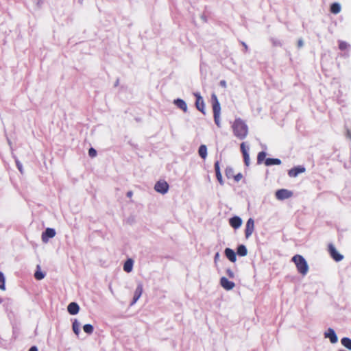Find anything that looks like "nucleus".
<instances>
[{
    "instance_id": "38",
    "label": "nucleus",
    "mask_w": 351,
    "mask_h": 351,
    "mask_svg": "<svg viewBox=\"0 0 351 351\" xmlns=\"http://www.w3.org/2000/svg\"><path fill=\"white\" fill-rule=\"evenodd\" d=\"M132 195H133V193H132V191H128V192L127 193V196H128L129 198H131V197H132Z\"/></svg>"
},
{
    "instance_id": "26",
    "label": "nucleus",
    "mask_w": 351,
    "mask_h": 351,
    "mask_svg": "<svg viewBox=\"0 0 351 351\" xmlns=\"http://www.w3.org/2000/svg\"><path fill=\"white\" fill-rule=\"evenodd\" d=\"M225 173H226V176L228 179L232 178H234V176H235L234 169L232 167H227L226 169Z\"/></svg>"
},
{
    "instance_id": "40",
    "label": "nucleus",
    "mask_w": 351,
    "mask_h": 351,
    "mask_svg": "<svg viewBox=\"0 0 351 351\" xmlns=\"http://www.w3.org/2000/svg\"><path fill=\"white\" fill-rule=\"evenodd\" d=\"M17 166H18L19 169L21 171V165L20 164L17 163Z\"/></svg>"
},
{
    "instance_id": "3",
    "label": "nucleus",
    "mask_w": 351,
    "mask_h": 351,
    "mask_svg": "<svg viewBox=\"0 0 351 351\" xmlns=\"http://www.w3.org/2000/svg\"><path fill=\"white\" fill-rule=\"evenodd\" d=\"M212 99V105H213V117L215 124L220 128V113H221V106L220 104L218 101V99L215 93L212 94L211 96Z\"/></svg>"
},
{
    "instance_id": "16",
    "label": "nucleus",
    "mask_w": 351,
    "mask_h": 351,
    "mask_svg": "<svg viewBox=\"0 0 351 351\" xmlns=\"http://www.w3.org/2000/svg\"><path fill=\"white\" fill-rule=\"evenodd\" d=\"M215 173H216V178H217L218 182H219V184L221 185H223V180L222 179V176H221V173L220 172L219 161H217L215 163Z\"/></svg>"
},
{
    "instance_id": "7",
    "label": "nucleus",
    "mask_w": 351,
    "mask_h": 351,
    "mask_svg": "<svg viewBox=\"0 0 351 351\" xmlns=\"http://www.w3.org/2000/svg\"><path fill=\"white\" fill-rule=\"evenodd\" d=\"M293 193L287 189H279L276 192V197L278 199H285L291 197Z\"/></svg>"
},
{
    "instance_id": "1",
    "label": "nucleus",
    "mask_w": 351,
    "mask_h": 351,
    "mask_svg": "<svg viewBox=\"0 0 351 351\" xmlns=\"http://www.w3.org/2000/svg\"><path fill=\"white\" fill-rule=\"evenodd\" d=\"M235 137L239 140L245 139L249 132L248 126L241 119H236L231 126Z\"/></svg>"
},
{
    "instance_id": "23",
    "label": "nucleus",
    "mask_w": 351,
    "mask_h": 351,
    "mask_svg": "<svg viewBox=\"0 0 351 351\" xmlns=\"http://www.w3.org/2000/svg\"><path fill=\"white\" fill-rule=\"evenodd\" d=\"M330 11L331 13L337 14L341 11V6L338 3H333L330 5Z\"/></svg>"
},
{
    "instance_id": "19",
    "label": "nucleus",
    "mask_w": 351,
    "mask_h": 351,
    "mask_svg": "<svg viewBox=\"0 0 351 351\" xmlns=\"http://www.w3.org/2000/svg\"><path fill=\"white\" fill-rule=\"evenodd\" d=\"M174 104L178 106V108L182 109L184 112L187 111V105L183 99H177L174 100Z\"/></svg>"
},
{
    "instance_id": "13",
    "label": "nucleus",
    "mask_w": 351,
    "mask_h": 351,
    "mask_svg": "<svg viewBox=\"0 0 351 351\" xmlns=\"http://www.w3.org/2000/svg\"><path fill=\"white\" fill-rule=\"evenodd\" d=\"M325 337L329 338L332 343H337L338 340L335 331L332 328H328L327 332H325Z\"/></svg>"
},
{
    "instance_id": "8",
    "label": "nucleus",
    "mask_w": 351,
    "mask_h": 351,
    "mask_svg": "<svg viewBox=\"0 0 351 351\" xmlns=\"http://www.w3.org/2000/svg\"><path fill=\"white\" fill-rule=\"evenodd\" d=\"M254 230V221L252 218H250L246 223L245 230V237L247 239L249 238L252 234Z\"/></svg>"
},
{
    "instance_id": "21",
    "label": "nucleus",
    "mask_w": 351,
    "mask_h": 351,
    "mask_svg": "<svg viewBox=\"0 0 351 351\" xmlns=\"http://www.w3.org/2000/svg\"><path fill=\"white\" fill-rule=\"evenodd\" d=\"M281 164V160L278 158H267L265 161L266 166H271Z\"/></svg>"
},
{
    "instance_id": "30",
    "label": "nucleus",
    "mask_w": 351,
    "mask_h": 351,
    "mask_svg": "<svg viewBox=\"0 0 351 351\" xmlns=\"http://www.w3.org/2000/svg\"><path fill=\"white\" fill-rule=\"evenodd\" d=\"M5 276L2 272H0V289L5 291Z\"/></svg>"
},
{
    "instance_id": "22",
    "label": "nucleus",
    "mask_w": 351,
    "mask_h": 351,
    "mask_svg": "<svg viewBox=\"0 0 351 351\" xmlns=\"http://www.w3.org/2000/svg\"><path fill=\"white\" fill-rule=\"evenodd\" d=\"M199 155L203 159H205L207 156V147L205 145H202L199 147L198 150Z\"/></svg>"
},
{
    "instance_id": "6",
    "label": "nucleus",
    "mask_w": 351,
    "mask_h": 351,
    "mask_svg": "<svg viewBox=\"0 0 351 351\" xmlns=\"http://www.w3.org/2000/svg\"><path fill=\"white\" fill-rule=\"evenodd\" d=\"M194 95L196 97L195 106L197 109L205 114V104L202 97L199 93H194Z\"/></svg>"
},
{
    "instance_id": "37",
    "label": "nucleus",
    "mask_w": 351,
    "mask_h": 351,
    "mask_svg": "<svg viewBox=\"0 0 351 351\" xmlns=\"http://www.w3.org/2000/svg\"><path fill=\"white\" fill-rule=\"evenodd\" d=\"M29 351H38V348L34 346L29 348Z\"/></svg>"
},
{
    "instance_id": "25",
    "label": "nucleus",
    "mask_w": 351,
    "mask_h": 351,
    "mask_svg": "<svg viewBox=\"0 0 351 351\" xmlns=\"http://www.w3.org/2000/svg\"><path fill=\"white\" fill-rule=\"evenodd\" d=\"M237 254L241 256H246L247 254L246 247L243 245H240L237 248Z\"/></svg>"
},
{
    "instance_id": "32",
    "label": "nucleus",
    "mask_w": 351,
    "mask_h": 351,
    "mask_svg": "<svg viewBox=\"0 0 351 351\" xmlns=\"http://www.w3.org/2000/svg\"><path fill=\"white\" fill-rule=\"evenodd\" d=\"M348 47V44L345 42V41H339V48L341 49V50H346Z\"/></svg>"
},
{
    "instance_id": "24",
    "label": "nucleus",
    "mask_w": 351,
    "mask_h": 351,
    "mask_svg": "<svg viewBox=\"0 0 351 351\" xmlns=\"http://www.w3.org/2000/svg\"><path fill=\"white\" fill-rule=\"evenodd\" d=\"M341 342L344 347L351 350V339L348 337H343L341 339Z\"/></svg>"
},
{
    "instance_id": "10",
    "label": "nucleus",
    "mask_w": 351,
    "mask_h": 351,
    "mask_svg": "<svg viewBox=\"0 0 351 351\" xmlns=\"http://www.w3.org/2000/svg\"><path fill=\"white\" fill-rule=\"evenodd\" d=\"M220 285L224 289L227 291L232 289L235 286L234 282L230 281L226 277H222L220 279Z\"/></svg>"
},
{
    "instance_id": "11",
    "label": "nucleus",
    "mask_w": 351,
    "mask_h": 351,
    "mask_svg": "<svg viewBox=\"0 0 351 351\" xmlns=\"http://www.w3.org/2000/svg\"><path fill=\"white\" fill-rule=\"evenodd\" d=\"M56 235V231L53 228H47L42 234V240L47 243L49 238H53Z\"/></svg>"
},
{
    "instance_id": "12",
    "label": "nucleus",
    "mask_w": 351,
    "mask_h": 351,
    "mask_svg": "<svg viewBox=\"0 0 351 351\" xmlns=\"http://www.w3.org/2000/svg\"><path fill=\"white\" fill-rule=\"evenodd\" d=\"M305 171V168L301 166L295 167L292 169H291L289 172L288 175L290 177L295 178L298 176V174L303 173Z\"/></svg>"
},
{
    "instance_id": "35",
    "label": "nucleus",
    "mask_w": 351,
    "mask_h": 351,
    "mask_svg": "<svg viewBox=\"0 0 351 351\" xmlns=\"http://www.w3.org/2000/svg\"><path fill=\"white\" fill-rule=\"evenodd\" d=\"M302 46H303V41H302V40L300 39L298 41V47H302Z\"/></svg>"
},
{
    "instance_id": "31",
    "label": "nucleus",
    "mask_w": 351,
    "mask_h": 351,
    "mask_svg": "<svg viewBox=\"0 0 351 351\" xmlns=\"http://www.w3.org/2000/svg\"><path fill=\"white\" fill-rule=\"evenodd\" d=\"M34 277L36 280H42L45 277V274L40 271H36L34 274Z\"/></svg>"
},
{
    "instance_id": "5",
    "label": "nucleus",
    "mask_w": 351,
    "mask_h": 351,
    "mask_svg": "<svg viewBox=\"0 0 351 351\" xmlns=\"http://www.w3.org/2000/svg\"><path fill=\"white\" fill-rule=\"evenodd\" d=\"M328 252L330 256L337 262L341 261L343 256L340 254L332 244L328 245Z\"/></svg>"
},
{
    "instance_id": "17",
    "label": "nucleus",
    "mask_w": 351,
    "mask_h": 351,
    "mask_svg": "<svg viewBox=\"0 0 351 351\" xmlns=\"http://www.w3.org/2000/svg\"><path fill=\"white\" fill-rule=\"evenodd\" d=\"M225 255L232 263H234L237 260L235 252L230 248H226L225 250Z\"/></svg>"
},
{
    "instance_id": "20",
    "label": "nucleus",
    "mask_w": 351,
    "mask_h": 351,
    "mask_svg": "<svg viewBox=\"0 0 351 351\" xmlns=\"http://www.w3.org/2000/svg\"><path fill=\"white\" fill-rule=\"evenodd\" d=\"M133 261L131 258L128 259L123 265V270L128 273L132 270Z\"/></svg>"
},
{
    "instance_id": "33",
    "label": "nucleus",
    "mask_w": 351,
    "mask_h": 351,
    "mask_svg": "<svg viewBox=\"0 0 351 351\" xmlns=\"http://www.w3.org/2000/svg\"><path fill=\"white\" fill-rule=\"evenodd\" d=\"M88 155L90 157L94 158L97 156V151L94 148L91 147L88 149Z\"/></svg>"
},
{
    "instance_id": "29",
    "label": "nucleus",
    "mask_w": 351,
    "mask_h": 351,
    "mask_svg": "<svg viewBox=\"0 0 351 351\" xmlns=\"http://www.w3.org/2000/svg\"><path fill=\"white\" fill-rule=\"evenodd\" d=\"M83 330L86 333L90 335L93 332L94 328L91 324H87L83 326Z\"/></svg>"
},
{
    "instance_id": "34",
    "label": "nucleus",
    "mask_w": 351,
    "mask_h": 351,
    "mask_svg": "<svg viewBox=\"0 0 351 351\" xmlns=\"http://www.w3.org/2000/svg\"><path fill=\"white\" fill-rule=\"evenodd\" d=\"M243 178V175L241 173H238L234 176V180L235 182H238Z\"/></svg>"
},
{
    "instance_id": "28",
    "label": "nucleus",
    "mask_w": 351,
    "mask_h": 351,
    "mask_svg": "<svg viewBox=\"0 0 351 351\" xmlns=\"http://www.w3.org/2000/svg\"><path fill=\"white\" fill-rule=\"evenodd\" d=\"M72 328H73L74 333L76 335H78L80 333V323L77 320H75L73 322Z\"/></svg>"
},
{
    "instance_id": "41",
    "label": "nucleus",
    "mask_w": 351,
    "mask_h": 351,
    "mask_svg": "<svg viewBox=\"0 0 351 351\" xmlns=\"http://www.w3.org/2000/svg\"><path fill=\"white\" fill-rule=\"evenodd\" d=\"M243 45L244 46V48L245 49V50H247V46L244 43H243Z\"/></svg>"
},
{
    "instance_id": "27",
    "label": "nucleus",
    "mask_w": 351,
    "mask_h": 351,
    "mask_svg": "<svg viewBox=\"0 0 351 351\" xmlns=\"http://www.w3.org/2000/svg\"><path fill=\"white\" fill-rule=\"evenodd\" d=\"M266 153L264 152H261L258 154L257 156V163L261 164L264 160L265 161Z\"/></svg>"
},
{
    "instance_id": "36",
    "label": "nucleus",
    "mask_w": 351,
    "mask_h": 351,
    "mask_svg": "<svg viewBox=\"0 0 351 351\" xmlns=\"http://www.w3.org/2000/svg\"><path fill=\"white\" fill-rule=\"evenodd\" d=\"M220 85L222 86V87H224L226 88V82L225 80H221L220 82Z\"/></svg>"
},
{
    "instance_id": "39",
    "label": "nucleus",
    "mask_w": 351,
    "mask_h": 351,
    "mask_svg": "<svg viewBox=\"0 0 351 351\" xmlns=\"http://www.w3.org/2000/svg\"><path fill=\"white\" fill-rule=\"evenodd\" d=\"M219 256V254L217 252L216 253L215 256V261H217V260L218 259Z\"/></svg>"
},
{
    "instance_id": "18",
    "label": "nucleus",
    "mask_w": 351,
    "mask_h": 351,
    "mask_svg": "<svg viewBox=\"0 0 351 351\" xmlns=\"http://www.w3.org/2000/svg\"><path fill=\"white\" fill-rule=\"evenodd\" d=\"M142 293H143V287L141 285H139L135 291H134V297H133V301L132 302V304H134L136 302V301L139 299V298L141 297V295H142Z\"/></svg>"
},
{
    "instance_id": "14",
    "label": "nucleus",
    "mask_w": 351,
    "mask_h": 351,
    "mask_svg": "<svg viewBox=\"0 0 351 351\" xmlns=\"http://www.w3.org/2000/svg\"><path fill=\"white\" fill-rule=\"evenodd\" d=\"M230 225L237 229L239 228L242 224V220L239 217L235 216L230 219Z\"/></svg>"
},
{
    "instance_id": "4",
    "label": "nucleus",
    "mask_w": 351,
    "mask_h": 351,
    "mask_svg": "<svg viewBox=\"0 0 351 351\" xmlns=\"http://www.w3.org/2000/svg\"><path fill=\"white\" fill-rule=\"evenodd\" d=\"M169 186L168 183L165 180H160L158 181L154 186V189L158 193H160L161 194L167 193L169 190Z\"/></svg>"
},
{
    "instance_id": "9",
    "label": "nucleus",
    "mask_w": 351,
    "mask_h": 351,
    "mask_svg": "<svg viewBox=\"0 0 351 351\" xmlns=\"http://www.w3.org/2000/svg\"><path fill=\"white\" fill-rule=\"evenodd\" d=\"M240 149H241V152L243 156L245 165L246 166H249L250 165V156L247 152L248 147H246L245 142L241 143V144L240 145Z\"/></svg>"
},
{
    "instance_id": "42",
    "label": "nucleus",
    "mask_w": 351,
    "mask_h": 351,
    "mask_svg": "<svg viewBox=\"0 0 351 351\" xmlns=\"http://www.w3.org/2000/svg\"><path fill=\"white\" fill-rule=\"evenodd\" d=\"M228 272H229V275H230V276H232V271L228 270Z\"/></svg>"
},
{
    "instance_id": "2",
    "label": "nucleus",
    "mask_w": 351,
    "mask_h": 351,
    "mask_svg": "<svg viewBox=\"0 0 351 351\" xmlns=\"http://www.w3.org/2000/svg\"><path fill=\"white\" fill-rule=\"evenodd\" d=\"M292 261L295 263L298 271L303 276H305L308 271V265L304 258L299 254H296L292 258Z\"/></svg>"
},
{
    "instance_id": "15",
    "label": "nucleus",
    "mask_w": 351,
    "mask_h": 351,
    "mask_svg": "<svg viewBox=\"0 0 351 351\" xmlns=\"http://www.w3.org/2000/svg\"><path fill=\"white\" fill-rule=\"evenodd\" d=\"M67 310L71 315H76L79 312L80 307L77 303L71 302L67 306Z\"/></svg>"
}]
</instances>
